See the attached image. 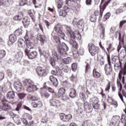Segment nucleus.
I'll list each match as a JSON object with an SVG mask.
<instances>
[{
	"mask_svg": "<svg viewBox=\"0 0 126 126\" xmlns=\"http://www.w3.org/2000/svg\"><path fill=\"white\" fill-rule=\"evenodd\" d=\"M31 49H30L28 48H26L24 51L25 55H26L27 56H28V55H29V53H30V52H31Z\"/></svg>",
	"mask_w": 126,
	"mask_h": 126,
	"instance_id": "nucleus-55",
	"label": "nucleus"
},
{
	"mask_svg": "<svg viewBox=\"0 0 126 126\" xmlns=\"http://www.w3.org/2000/svg\"><path fill=\"white\" fill-rule=\"evenodd\" d=\"M96 16L94 15H93L90 18V20L92 22H96Z\"/></svg>",
	"mask_w": 126,
	"mask_h": 126,
	"instance_id": "nucleus-52",
	"label": "nucleus"
},
{
	"mask_svg": "<svg viewBox=\"0 0 126 126\" xmlns=\"http://www.w3.org/2000/svg\"><path fill=\"white\" fill-rule=\"evenodd\" d=\"M122 74L123 75H126V63H125L124 66V68H123V67H122L121 69L119 71L118 76H119L120 81L122 80V78L123 77Z\"/></svg>",
	"mask_w": 126,
	"mask_h": 126,
	"instance_id": "nucleus-9",
	"label": "nucleus"
},
{
	"mask_svg": "<svg viewBox=\"0 0 126 126\" xmlns=\"http://www.w3.org/2000/svg\"><path fill=\"white\" fill-rule=\"evenodd\" d=\"M27 0H21V1L20 2V4L22 6H24L26 3H27V2H26Z\"/></svg>",
	"mask_w": 126,
	"mask_h": 126,
	"instance_id": "nucleus-58",
	"label": "nucleus"
},
{
	"mask_svg": "<svg viewBox=\"0 0 126 126\" xmlns=\"http://www.w3.org/2000/svg\"><path fill=\"white\" fill-rule=\"evenodd\" d=\"M104 70L105 71V74L106 75H110L111 73L113 71V69H112V67L108 66V64H105L104 66Z\"/></svg>",
	"mask_w": 126,
	"mask_h": 126,
	"instance_id": "nucleus-19",
	"label": "nucleus"
},
{
	"mask_svg": "<svg viewBox=\"0 0 126 126\" xmlns=\"http://www.w3.org/2000/svg\"><path fill=\"white\" fill-rule=\"evenodd\" d=\"M69 43L73 48L77 49L78 45H77V42H76V41H74L73 40L71 39L70 40Z\"/></svg>",
	"mask_w": 126,
	"mask_h": 126,
	"instance_id": "nucleus-31",
	"label": "nucleus"
},
{
	"mask_svg": "<svg viewBox=\"0 0 126 126\" xmlns=\"http://www.w3.org/2000/svg\"><path fill=\"white\" fill-rule=\"evenodd\" d=\"M112 61H113V62H114L115 63H120V68H122V67H123V66H122L123 63H122V62L120 61L119 57L114 56V58L112 59Z\"/></svg>",
	"mask_w": 126,
	"mask_h": 126,
	"instance_id": "nucleus-27",
	"label": "nucleus"
},
{
	"mask_svg": "<svg viewBox=\"0 0 126 126\" xmlns=\"http://www.w3.org/2000/svg\"><path fill=\"white\" fill-rule=\"evenodd\" d=\"M25 45H26V43H25V41H24V39L22 38L19 39L18 46V47H19V48L24 49V48H25Z\"/></svg>",
	"mask_w": 126,
	"mask_h": 126,
	"instance_id": "nucleus-17",
	"label": "nucleus"
},
{
	"mask_svg": "<svg viewBox=\"0 0 126 126\" xmlns=\"http://www.w3.org/2000/svg\"><path fill=\"white\" fill-rule=\"evenodd\" d=\"M89 69H90V65L89 63H87L85 66V72L87 73L88 71H89Z\"/></svg>",
	"mask_w": 126,
	"mask_h": 126,
	"instance_id": "nucleus-51",
	"label": "nucleus"
},
{
	"mask_svg": "<svg viewBox=\"0 0 126 126\" xmlns=\"http://www.w3.org/2000/svg\"><path fill=\"white\" fill-rule=\"evenodd\" d=\"M64 94H65V88H61L60 89H59L58 93L59 97H62V96L64 95Z\"/></svg>",
	"mask_w": 126,
	"mask_h": 126,
	"instance_id": "nucleus-25",
	"label": "nucleus"
},
{
	"mask_svg": "<svg viewBox=\"0 0 126 126\" xmlns=\"http://www.w3.org/2000/svg\"><path fill=\"white\" fill-rule=\"evenodd\" d=\"M0 109L8 112V111L11 110V106L8 104L2 103L1 105H0Z\"/></svg>",
	"mask_w": 126,
	"mask_h": 126,
	"instance_id": "nucleus-14",
	"label": "nucleus"
},
{
	"mask_svg": "<svg viewBox=\"0 0 126 126\" xmlns=\"http://www.w3.org/2000/svg\"><path fill=\"white\" fill-rule=\"evenodd\" d=\"M80 97L81 98V99H82V100L84 101L86 99L85 94L83 93H80Z\"/></svg>",
	"mask_w": 126,
	"mask_h": 126,
	"instance_id": "nucleus-54",
	"label": "nucleus"
},
{
	"mask_svg": "<svg viewBox=\"0 0 126 126\" xmlns=\"http://www.w3.org/2000/svg\"><path fill=\"white\" fill-rule=\"evenodd\" d=\"M15 33L16 34V35H17V36H20V35L22 34V30H21V29H19L16 30L15 32Z\"/></svg>",
	"mask_w": 126,
	"mask_h": 126,
	"instance_id": "nucleus-42",
	"label": "nucleus"
},
{
	"mask_svg": "<svg viewBox=\"0 0 126 126\" xmlns=\"http://www.w3.org/2000/svg\"><path fill=\"white\" fill-rule=\"evenodd\" d=\"M61 7H63V2L61 0H58L57 2V8L58 9H60Z\"/></svg>",
	"mask_w": 126,
	"mask_h": 126,
	"instance_id": "nucleus-41",
	"label": "nucleus"
},
{
	"mask_svg": "<svg viewBox=\"0 0 126 126\" xmlns=\"http://www.w3.org/2000/svg\"><path fill=\"white\" fill-rule=\"evenodd\" d=\"M101 32L100 33V37H101V38H104V36H105V28H104V27H103V26H101Z\"/></svg>",
	"mask_w": 126,
	"mask_h": 126,
	"instance_id": "nucleus-46",
	"label": "nucleus"
},
{
	"mask_svg": "<svg viewBox=\"0 0 126 126\" xmlns=\"http://www.w3.org/2000/svg\"><path fill=\"white\" fill-rule=\"evenodd\" d=\"M89 47V52L92 55V56H95L96 54L98 53L99 52V47L95 46L93 44H88Z\"/></svg>",
	"mask_w": 126,
	"mask_h": 126,
	"instance_id": "nucleus-4",
	"label": "nucleus"
},
{
	"mask_svg": "<svg viewBox=\"0 0 126 126\" xmlns=\"http://www.w3.org/2000/svg\"><path fill=\"white\" fill-rule=\"evenodd\" d=\"M106 54L107 56L108 63V65L107 64V66L109 67H112V63H111V61L110 60V56L108 55V52H107V51H106Z\"/></svg>",
	"mask_w": 126,
	"mask_h": 126,
	"instance_id": "nucleus-35",
	"label": "nucleus"
},
{
	"mask_svg": "<svg viewBox=\"0 0 126 126\" xmlns=\"http://www.w3.org/2000/svg\"><path fill=\"white\" fill-rule=\"evenodd\" d=\"M6 98L8 100L15 99V92L13 91H9L6 94Z\"/></svg>",
	"mask_w": 126,
	"mask_h": 126,
	"instance_id": "nucleus-13",
	"label": "nucleus"
},
{
	"mask_svg": "<svg viewBox=\"0 0 126 126\" xmlns=\"http://www.w3.org/2000/svg\"><path fill=\"white\" fill-rule=\"evenodd\" d=\"M57 49L58 53L61 55V58L62 59L66 56V52L69 50L68 46L64 43L57 45Z\"/></svg>",
	"mask_w": 126,
	"mask_h": 126,
	"instance_id": "nucleus-2",
	"label": "nucleus"
},
{
	"mask_svg": "<svg viewBox=\"0 0 126 126\" xmlns=\"http://www.w3.org/2000/svg\"><path fill=\"white\" fill-rule=\"evenodd\" d=\"M76 76H74L73 75H72L70 77V79L71 81H72V82H74L75 80H76Z\"/></svg>",
	"mask_w": 126,
	"mask_h": 126,
	"instance_id": "nucleus-57",
	"label": "nucleus"
},
{
	"mask_svg": "<svg viewBox=\"0 0 126 126\" xmlns=\"http://www.w3.org/2000/svg\"><path fill=\"white\" fill-rule=\"evenodd\" d=\"M69 96L71 98H75V97L76 96V91H75V89H70V94H69Z\"/></svg>",
	"mask_w": 126,
	"mask_h": 126,
	"instance_id": "nucleus-26",
	"label": "nucleus"
},
{
	"mask_svg": "<svg viewBox=\"0 0 126 126\" xmlns=\"http://www.w3.org/2000/svg\"><path fill=\"white\" fill-rule=\"evenodd\" d=\"M97 59L98 61H99L100 65H103L105 63V60H104V57L101 55L97 56Z\"/></svg>",
	"mask_w": 126,
	"mask_h": 126,
	"instance_id": "nucleus-28",
	"label": "nucleus"
},
{
	"mask_svg": "<svg viewBox=\"0 0 126 126\" xmlns=\"http://www.w3.org/2000/svg\"><path fill=\"white\" fill-rule=\"evenodd\" d=\"M123 8L120 7L117 10V11L116 12V14H119V13H121L123 12Z\"/></svg>",
	"mask_w": 126,
	"mask_h": 126,
	"instance_id": "nucleus-61",
	"label": "nucleus"
},
{
	"mask_svg": "<svg viewBox=\"0 0 126 126\" xmlns=\"http://www.w3.org/2000/svg\"><path fill=\"white\" fill-rule=\"evenodd\" d=\"M117 84L118 85H120L119 92L120 91H122V89H123V85L121 83V82L119 81V79L117 80Z\"/></svg>",
	"mask_w": 126,
	"mask_h": 126,
	"instance_id": "nucleus-53",
	"label": "nucleus"
},
{
	"mask_svg": "<svg viewBox=\"0 0 126 126\" xmlns=\"http://www.w3.org/2000/svg\"><path fill=\"white\" fill-rule=\"evenodd\" d=\"M72 70L73 71H75L77 69V64L75 63H73L71 65Z\"/></svg>",
	"mask_w": 126,
	"mask_h": 126,
	"instance_id": "nucleus-49",
	"label": "nucleus"
},
{
	"mask_svg": "<svg viewBox=\"0 0 126 126\" xmlns=\"http://www.w3.org/2000/svg\"><path fill=\"white\" fill-rule=\"evenodd\" d=\"M63 63H65V64H69V63H71L72 59L71 57H68L67 58L63 59Z\"/></svg>",
	"mask_w": 126,
	"mask_h": 126,
	"instance_id": "nucleus-30",
	"label": "nucleus"
},
{
	"mask_svg": "<svg viewBox=\"0 0 126 126\" xmlns=\"http://www.w3.org/2000/svg\"><path fill=\"white\" fill-rule=\"evenodd\" d=\"M38 55V53H37V51H32L31 52L29 55L28 56L29 59L30 60H33V59H35L37 58V56Z\"/></svg>",
	"mask_w": 126,
	"mask_h": 126,
	"instance_id": "nucleus-18",
	"label": "nucleus"
},
{
	"mask_svg": "<svg viewBox=\"0 0 126 126\" xmlns=\"http://www.w3.org/2000/svg\"><path fill=\"white\" fill-rule=\"evenodd\" d=\"M22 109V103L21 102H19L17 105V107L16 108V111L17 112H19L20 110Z\"/></svg>",
	"mask_w": 126,
	"mask_h": 126,
	"instance_id": "nucleus-39",
	"label": "nucleus"
},
{
	"mask_svg": "<svg viewBox=\"0 0 126 126\" xmlns=\"http://www.w3.org/2000/svg\"><path fill=\"white\" fill-rule=\"evenodd\" d=\"M56 71L57 73L59 72L60 76L63 77V71L62 70L60 69V68L59 67H56Z\"/></svg>",
	"mask_w": 126,
	"mask_h": 126,
	"instance_id": "nucleus-48",
	"label": "nucleus"
},
{
	"mask_svg": "<svg viewBox=\"0 0 126 126\" xmlns=\"http://www.w3.org/2000/svg\"><path fill=\"white\" fill-rule=\"evenodd\" d=\"M60 116L61 120H62L63 122H65V114L61 113L60 114Z\"/></svg>",
	"mask_w": 126,
	"mask_h": 126,
	"instance_id": "nucleus-50",
	"label": "nucleus"
},
{
	"mask_svg": "<svg viewBox=\"0 0 126 126\" xmlns=\"http://www.w3.org/2000/svg\"><path fill=\"white\" fill-rule=\"evenodd\" d=\"M22 23L26 28H27L28 26H29L30 24V19L27 17H25L23 19Z\"/></svg>",
	"mask_w": 126,
	"mask_h": 126,
	"instance_id": "nucleus-16",
	"label": "nucleus"
},
{
	"mask_svg": "<svg viewBox=\"0 0 126 126\" xmlns=\"http://www.w3.org/2000/svg\"><path fill=\"white\" fill-rule=\"evenodd\" d=\"M37 105V108H42L43 107V103L41 101L36 102Z\"/></svg>",
	"mask_w": 126,
	"mask_h": 126,
	"instance_id": "nucleus-60",
	"label": "nucleus"
},
{
	"mask_svg": "<svg viewBox=\"0 0 126 126\" xmlns=\"http://www.w3.org/2000/svg\"><path fill=\"white\" fill-rule=\"evenodd\" d=\"M110 87H111V82H110V81H109L107 85L106 88L105 89V91H109V90H110Z\"/></svg>",
	"mask_w": 126,
	"mask_h": 126,
	"instance_id": "nucleus-59",
	"label": "nucleus"
},
{
	"mask_svg": "<svg viewBox=\"0 0 126 126\" xmlns=\"http://www.w3.org/2000/svg\"><path fill=\"white\" fill-rule=\"evenodd\" d=\"M125 23H126V20H123L120 22L119 28H122Z\"/></svg>",
	"mask_w": 126,
	"mask_h": 126,
	"instance_id": "nucleus-63",
	"label": "nucleus"
},
{
	"mask_svg": "<svg viewBox=\"0 0 126 126\" xmlns=\"http://www.w3.org/2000/svg\"><path fill=\"white\" fill-rule=\"evenodd\" d=\"M31 99L32 101H38L39 100V98L36 96H32Z\"/></svg>",
	"mask_w": 126,
	"mask_h": 126,
	"instance_id": "nucleus-62",
	"label": "nucleus"
},
{
	"mask_svg": "<svg viewBox=\"0 0 126 126\" xmlns=\"http://www.w3.org/2000/svg\"><path fill=\"white\" fill-rule=\"evenodd\" d=\"M99 99L96 97H92L90 99V102L92 104L94 109L97 110L100 107V105L98 103Z\"/></svg>",
	"mask_w": 126,
	"mask_h": 126,
	"instance_id": "nucleus-5",
	"label": "nucleus"
},
{
	"mask_svg": "<svg viewBox=\"0 0 126 126\" xmlns=\"http://www.w3.org/2000/svg\"><path fill=\"white\" fill-rule=\"evenodd\" d=\"M38 40L40 41L42 45H44V42H46V41H47V36L44 34H39L38 36Z\"/></svg>",
	"mask_w": 126,
	"mask_h": 126,
	"instance_id": "nucleus-20",
	"label": "nucleus"
},
{
	"mask_svg": "<svg viewBox=\"0 0 126 126\" xmlns=\"http://www.w3.org/2000/svg\"><path fill=\"white\" fill-rule=\"evenodd\" d=\"M51 106L53 107H61L62 106V102L61 101L55 98H52L50 100Z\"/></svg>",
	"mask_w": 126,
	"mask_h": 126,
	"instance_id": "nucleus-8",
	"label": "nucleus"
},
{
	"mask_svg": "<svg viewBox=\"0 0 126 126\" xmlns=\"http://www.w3.org/2000/svg\"><path fill=\"white\" fill-rule=\"evenodd\" d=\"M120 68L122 69L120 66V63H117L114 64V69L116 71H118L120 69Z\"/></svg>",
	"mask_w": 126,
	"mask_h": 126,
	"instance_id": "nucleus-44",
	"label": "nucleus"
},
{
	"mask_svg": "<svg viewBox=\"0 0 126 126\" xmlns=\"http://www.w3.org/2000/svg\"><path fill=\"white\" fill-rule=\"evenodd\" d=\"M53 31H55L61 39H64V33L63 32V27L61 25H55Z\"/></svg>",
	"mask_w": 126,
	"mask_h": 126,
	"instance_id": "nucleus-3",
	"label": "nucleus"
},
{
	"mask_svg": "<svg viewBox=\"0 0 126 126\" xmlns=\"http://www.w3.org/2000/svg\"><path fill=\"white\" fill-rule=\"evenodd\" d=\"M30 17H31V19L32 20L33 22L35 23L36 21V17L35 16V14H32V15L30 16Z\"/></svg>",
	"mask_w": 126,
	"mask_h": 126,
	"instance_id": "nucleus-56",
	"label": "nucleus"
},
{
	"mask_svg": "<svg viewBox=\"0 0 126 126\" xmlns=\"http://www.w3.org/2000/svg\"><path fill=\"white\" fill-rule=\"evenodd\" d=\"M64 72H68V67L67 66H65L62 68Z\"/></svg>",
	"mask_w": 126,
	"mask_h": 126,
	"instance_id": "nucleus-64",
	"label": "nucleus"
},
{
	"mask_svg": "<svg viewBox=\"0 0 126 126\" xmlns=\"http://www.w3.org/2000/svg\"><path fill=\"white\" fill-rule=\"evenodd\" d=\"M66 30L68 35L70 36L72 35V31H71V28H70V27H66Z\"/></svg>",
	"mask_w": 126,
	"mask_h": 126,
	"instance_id": "nucleus-40",
	"label": "nucleus"
},
{
	"mask_svg": "<svg viewBox=\"0 0 126 126\" xmlns=\"http://www.w3.org/2000/svg\"><path fill=\"white\" fill-rule=\"evenodd\" d=\"M49 80L55 87H58L59 86V81L57 78L51 75L49 76Z\"/></svg>",
	"mask_w": 126,
	"mask_h": 126,
	"instance_id": "nucleus-11",
	"label": "nucleus"
},
{
	"mask_svg": "<svg viewBox=\"0 0 126 126\" xmlns=\"http://www.w3.org/2000/svg\"><path fill=\"white\" fill-rule=\"evenodd\" d=\"M22 58V52H18L16 53L15 55V59L16 60H20Z\"/></svg>",
	"mask_w": 126,
	"mask_h": 126,
	"instance_id": "nucleus-34",
	"label": "nucleus"
},
{
	"mask_svg": "<svg viewBox=\"0 0 126 126\" xmlns=\"http://www.w3.org/2000/svg\"><path fill=\"white\" fill-rule=\"evenodd\" d=\"M110 3V1L109 2H106L103 5L102 7H100V12L99 11L96 10L94 12V16H98V15L100 16V17H102V15H103V12L105 10L106 7L108 4Z\"/></svg>",
	"mask_w": 126,
	"mask_h": 126,
	"instance_id": "nucleus-7",
	"label": "nucleus"
},
{
	"mask_svg": "<svg viewBox=\"0 0 126 126\" xmlns=\"http://www.w3.org/2000/svg\"><path fill=\"white\" fill-rule=\"evenodd\" d=\"M6 53L5 51L2 50H0V60L3 59L5 56Z\"/></svg>",
	"mask_w": 126,
	"mask_h": 126,
	"instance_id": "nucleus-38",
	"label": "nucleus"
},
{
	"mask_svg": "<svg viewBox=\"0 0 126 126\" xmlns=\"http://www.w3.org/2000/svg\"><path fill=\"white\" fill-rule=\"evenodd\" d=\"M13 0H0V5L9 6L10 4L13 3Z\"/></svg>",
	"mask_w": 126,
	"mask_h": 126,
	"instance_id": "nucleus-12",
	"label": "nucleus"
},
{
	"mask_svg": "<svg viewBox=\"0 0 126 126\" xmlns=\"http://www.w3.org/2000/svg\"><path fill=\"white\" fill-rule=\"evenodd\" d=\"M23 84L24 86L26 87L27 91L29 93H31V92H35L38 90L37 86L34 85V82L30 79H26L23 81Z\"/></svg>",
	"mask_w": 126,
	"mask_h": 126,
	"instance_id": "nucleus-1",
	"label": "nucleus"
},
{
	"mask_svg": "<svg viewBox=\"0 0 126 126\" xmlns=\"http://www.w3.org/2000/svg\"><path fill=\"white\" fill-rule=\"evenodd\" d=\"M93 76L94 78H100L101 77V74L97 71L96 68H94L93 71Z\"/></svg>",
	"mask_w": 126,
	"mask_h": 126,
	"instance_id": "nucleus-22",
	"label": "nucleus"
},
{
	"mask_svg": "<svg viewBox=\"0 0 126 126\" xmlns=\"http://www.w3.org/2000/svg\"><path fill=\"white\" fill-rule=\"evenodd\" d=\"M76 20L75 19L73 21V24H75L76 25H81V26H82L84 23V21H83V19H81L80 20H79L78 22H76L75 23V21Z\"/></svg>",
	"mask_w": 126,
	"mask_h": 126,
	"instance_id": "nucleus-32",
	"label": "nucleus"
},
{
	"mask_svg": "<svg viewBox=\"0 0 126 126\" xmlns=\"http://www.w3.org/2000/svg\"><path fill=\"white\" fill-rule=\"evenodd\" d=\"M17 38L16 35L14 34H11L9 36V41H8V45L11 46L12 43H14L16 41Z\"/></svg>",
	"mask_w": 126,
	"mask_h": 126,
	"instance_id": "nucleus-10",
	"label": "nucleus"
},
{
	"mask_svg": "<svg viewBox=\"0 0 126 126\" xmlns=\"http://www.w3.org/2000/svg\"><path fill=\"white\" fill-rule=\"evenodd\" d=\"M53 39L54 41H55L56 43V46L61 45V39L58 36H53Z\"/></svg>",
	"mask_w": 126,
	"mask_h": 126,
	"instance_id": "nucleus-33",
	"label": "nucleus"
},
{
	"mask_svg": "<svg viewBox=\"0 0 126 126\" xmlns=\"http://www.w3.org/2000/svg\"><path fill=\"white\" fill-rule=\"evenodd\" d=\"M15 89L17 92H20L22 90V84L19 82H15L14 84Z\"/></svg>",
	"mask_w": 126,
	"mask_h": 126,
	"instance_id": "nucleus-15",
	"label": "nucleus"
},
{
	"mask_svg": "<svg viewBox=\"0 0 126 126\" xmlns=\"http://www.w3.org/2000/svg\"><path fill=\"white\" fill-rule=\"evenodd\" d=\"M27 47L28 49H30V50H32L34 49V43L32 42L31 41L29 40L27 41H26Z\"/></svg>",
	"mask_w": 126,
	"mask_h": 126,
	"instance_id": "nucleus-24",
	"label": "nucleus"
},
{
	"mask_svg": "<svg viewBox=\"0 0 126 126\" xmlns=\"http://www.w3.org/2000/svg\"><path fill=\"white\" fill-rule=\"evenodd\" d=\"M36 69L38 76L45 77L47 75V70L45 67L38 66Z\"/></svg>",
	"mask_w": 126,
	"mask_h": 126,
	"instance_id": "nucleus-6",
	"label": "nucleus"
},
{
	"mask_svg": "<svg viewBox=\"0 0 126 126\" xmlns=\"http://www.w3.org/2000/svg\"><path fill=\"white\" fill-rule=\"evenodd\" d=\"M22 18H23V13L22 12H19L18 14V15H16L13 17L14 20L18 21L22 20Z\"/></svg>",
	"mask_w": 126,
	"mask_h": 126,
	"instance_id": "nucleus-21",
	"label": "nucleus"
},
{
	"mask_svg": "<svg viewBox=\"0 0 126 126\" xmlns=\"http://www.w3.org/2000/svg\"><path fill=\"white\" fill-rule=\"evenodd\" d=\"M13 120L17 125L21 124V121H20V117H19V115H15L14 117H13Z\"/></svg>",
	"mask_w": 126,
	"mask_h": 126,
	"instance_id": "nucleus-23",
	"label": "nucleus"
},
{
	"mask_svg": "<svg viewBox=\"0 0 126 126\" xmlns=\"http://www.w3.org/2000/svg\"><path fill=\"white\" fill-rule=\"evenodd\" d=\"M26 94L22 93L18 94L19 98L21 99V100L23 99L24 98H25V97H26Z\"/></svg>",
	"mask_w": 126,
	"mask_h": 126,
	"instance_id": "nucleus-37",
	"label": "nucleus"
},
{
	"mask_svg": "<svg viewBox=\"0 0 126 126\" xmlns=\"http://www.w3.org/2000/svg\"><path fill=\"white\" fill-rule=\"evenodd\" d=\"M84 107L86 111H88V110H91L92 109V106L88 102L84 103Z\"/></svg>",
	"mask_w": 126,
	"mask_h": 126,
	"instance_id": "nucleus-29",
	"label": "nucleus"
},
{
	"mask_svg": "<svg viewBox=\"0 0 126 126\" xmlns=\"http://www.w3.org/2000/svg\"><path fill=\"white\" fill-rule=\"evenodd\" d=\"M57 61L53 58H50L49 59V62L51 64L52 66H55L56 65V62Z\"/></svg>",
	"mask_w": 126,
	"mask_h": 126,
	"instance_id": "nucleus-36",
	"label": "nucleus"
},
{
	"mask_svg": "<svg viewBox=\"0 0 126 126\" xmlns=\"http://www.w3.org/2000/svg\"><path fill=\"white\" fill-rule=\"evenodd\" d=\"M65 122H69V120H71V119L72 118V115L69 114V115H65Z\"/></svg>",
	"mask_w": 126,
	"mask_h": 126,
	"instance_id": "nucleus-45",
	"label": "nucleus"
},
{
	"mask_svg": "<svg viewBox=\"0 0 126 126\" xmlns=\"http://www.w3.org/2000/svg\"><path fill=\"white\" fill-rule=\"evenodd\" d=\"M41 96L42 97H44L45 98H46V99H48L49 97H50V94L49 93L47 92L42 93H41Z\"/></svg>",
	"mask_w": 126,
	"mask_h": 126,
	"instance_id": "nucleus-47",
	"label": "nucleus"
},
{
	"mask_svg": "<svg viewBox=\"0 0 126 126\" xmlns=\"http://www.w3.org/2000/svg\"><path fill=\"white\" fill-rule=\"evenodd\" d=\"M59 15H60V16H63V17H65V15H66V12L63 10H60V11L59 12Z\"/></svg>",
	"mask_w": 126,
	"mask_h": 126,
	"instance_id": "nucleus-43",
	"label": "nucleus"
}]
</instances>
